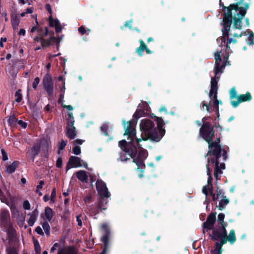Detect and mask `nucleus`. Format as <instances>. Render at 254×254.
I'll list each match as a JSON object with an SVG mask.
<instances>
[{
  "instance_id": "f257e3e1",
  "label": "nucleus",
  "mask_w": 254,
  "mask_h": 254,
  "mask_svg": "<svg viewBox=\"0 0 254 254\" xmlns=\"http://www.w3.org/2000/svg\"><path fill=\"white\" fill-rule=\"evenodd\" d=\"M159 132H158L155 124L150 120L142 119L140 123V129L141 131V138L136 137L135 126L136 122L132 121L128 122L124 125L125 128V135H127V141L122 140L119 142V145L122 149L127 153L131 157L137 152L136 146L140 147L139 142L141 140L150 139L155 141H159L165 134V129L162 128L164 122L162 119L155 118Z\"/></svg>"
},
{
  "instance_id": "f03ea898",
  "label": "nucleus",
  "mask_w": 254,
  "mask_h": 254,
  "mask_svg": "<svg viewBox=\"0 0 254 254\" xmlns=\"http://www.w3.org/2000/svg\"><path fill=\"white\" fill-rule=\"evenodd\" d=\"M249 7V5L248 3L241 1L225 7L223 34L227 36L228 40L225 51L226 54L224 56V58L226 60L228 59L232 52L228 44L236 43L237 41V38L243 35L242 32L240 31L242 28V20Z\"/></svg>"
},
{
  "instance_id": "7ed1b4c3",
  "label": "nucleus",
  "mask_w": 254,
  "mask_h": 254,
  "mask_svg": "<svg viewBox=\"0 0 254 254\" xmlns=\"http://www.w3.org/2000/svg\"><path fill=\"white\" fill-rule=\"evenodd\" d=\"M221 52H216L214 53V57L215 60V77H212L211 80V89L209 92V96L210 99L208 104L204 102L202 104V108L205 109L208 113H210L211 108L212 107L216 113L219 116V104H222L221 101H219L217 99V80L216 78H219V74L221 70L220 63L221 62V57L220 56Z\"/></svg>"
},
{
  "instance_id": "20e7f679",
  "label": "nucleus",
  "mask_w": 254,
  "mask_h": 254,
  "mask_svg": "<svg viewBox=\"0 0 254 254\" xmlns=\"http://www.w3.org/2000/svg\"><path fill=\"white\" fill-rule=\"evenodd\" d=\"M199 134L208 143L209 151L207 153V160L210 159L211 161L213 159L215 161H218V159L220 157L222 149L219 145V138H217L215 141L211 142L214 134L213 127L208 123L204 124L200 129Z\"/></svg>"
},
{
  "instance_id": "39448f33",
  "label": "nucleus",
  "mask_w": 254,
  "mask_h": 254,
  "mask_svg": "<svg viewBox=\"0 0 254 254\" xmlns=\"http://www.w3.org/2000/svg\"><path fill=\"white\" fill-rule=\"evenodd\" d=\"M207 175L208 176L207 180V185L203 187L202 192L206 195V198L207 197L209 192L212 190V178L211 176V172L213 169L214 170V175L216 180H219L221 175L222 173V170L225 169V164L223 163L219 164L218 161H215L214 160L211 161L208 159V162L206 165Z\"/></svg>"
},
{
  "instance_id": "423d86ee",
  "label": "nucleus",
  "mask_w": 254,
  "mask_h": 254,
  "mask_svg": "<svg viewBox=\"0 0 254 254\" xmlns=\"http://www.w3.org/2000/svg\"><path fill=\"white\" fill-rule=\"evenodd\" d=\"M211 239L217 242L215 244V248L212 250V254H221L222 247L223 245L227 243V240L225 238V231L222 230L220 233H218L216 230H213L212 234L210 235Z\"/></svg>"
},
{
  "instance_id": "0eeeda50",
  "label": "nucleus",
  "mask_w": 254,
  "mask_h": 254,
  "mask_svg": "<svg viewBox=\"0 0 254 254\" xmlns=\"http://www.w3.org/2000/svg\"><path fill=\"white\" fill-rule=\"evenodd\" d=\"M63 36H61L58 38H56L54 36L53 32H48L46 31L44 35H42L40 40V43L42 46H48L51 44L52 43H56L57 47L58 49L60 46V43L63 40Z\"/></svg>"
},
{
  "instance_id": "6e6552de",
  "label": "nucleus",
  "mask_w": 254,
  "mask_h": 254,
  "mask_svg": "<svg viewBox=\"0 0 254 254\" xmlns=\"http://www.w3.org/2000/svg\"><path fill=\"white\" fill-rule=\"evenodd\" d=\"M45 143H46L45 147L48 150L50 145L45 140H41L40 143L34 144L30 149H28L26 153L27 157L33 162L35 158L39 153L41 145H44Z\"/></svg>"
},
{
  "instance_id": "1a4fd4ad",
  "label": "nucleus",
  "mask_w": 254,
  "mask_h": 254,
  "mask_svg": "<svg viewBox=\"0 0 254 254\" xmlns=\"http://www.w3.org/2000/svg\"><path fill=\"white\" fill-rule=\"evenodd\" d=\"M10 216L9 213L6 211H2L0 214V225L7 228L8 234L13 236L14 234V230L12 227L9 221Z\"/></svg>"
},
{
  "instance_id": "9d476101",
  "label": "nucleus",
  "mask_w": 254,
  "mask_h": 254,
  "mask_svg": "<svg viewBox=\"0 0 254 254\" xmlns=\"http://www.w3.org/2000/svg\"><path fill=\"white\" fill-rule=\"evenodd\" d=\"M83 167L86 169L88 168L87 162L76 156H71L66 165V170H68L72 167Z\"/></svg>"
},
{
  "instance_id": "9b49d317",
  "label": "nucleus",
  "mask_w": 254,
  "mask_h": 254,
  "mask_svg": "<svg viewBox=\"0 0 254 254\" xmlns=\"http://www.w3.org/2000/svg\"><path fill=\"white\" fill-rule=\"evenodd\" d=\"M42 82L46 92L51 96L54 91V83L52 76L48 73L46 74L43 77Z\"/></svg>"
},
{
  "instance_id": "f8f14e48",
  "label": "nucleus",
  "mask_w": 254,
  "mask_h": 254,
  "mask_svg": "<svg viewBox=\"0 0 254 254\" xmlns=\"http://www.w3.org/2000/svg\"><path fill=\"white\" fill-rule=\"evenodd\" d=\"M96 186L98 193L100 195L101 197H106L107 198L110 197V194L104 182L101 180H98L96 182Z\"/></svg>"
},
{
  "instance_id": "ddd939ff",
  "label": "nucleus",
  "mask_w": 254,
  "mask_h": 254,
  "mask_svg": "<svg viewBox=\"0 0 254 254\" xmlns=\"http://www.w3.org/2000/svg\"><path fill=\"white\" fill-rule=\"evenodd\" d=\"M148 153L146 150L141 149L139 151L138 157L137 159H134L133 162L135 163L136 165L138 167V168H143L144 167L143 161L147 157Z\"/></svg>"
},
{
  "instance_id": "4468645a",
  "label": "nucleus",
  "mask_w": 254,
  "mask_h": 254,
  "mask_svg": "<svg viewBox=\"0 0 254 254\" xmlns=\"http://www.w3.org/2000/svg\"><path fill=\"white\" fill-rule=\"evenodd\" d=\"M222 230H224L225 231V238L227 240V242H229L231 244H233L236 241V237H235V231L234 230H232L229 234V235L227 236V231L225 228V227H220L219 229L215 228L213 230H216L218 232V233H220Z\"/></svg>"
},
{
  "instance_id": "2eb2a0df",
  "label": "nucleus",
  "mask_w": 254,
  "mask_h": 254,
  "mask_svg": "<svg viewBox=\"0 0 254 254\" xmlns=\"http://www.w3.org/2000/svg\"><path fill=\"white\" fill-rule=\"evenodd\" d=\"M216 220V213H211L207 217V220L203 223V227L207 230L212 229Z\"/></svg>"
},
{
  "instance_id": "dca6fc26",
  "label": "nucleus",
  "mask_w": 254,
  "mask_h": 254,
  "mask_svg": "<svg viewBox=\"0 0 254 254\" xmlns=\"http://www.w3.org/2000/svg\"><path fill=\"white\" fill-rule=\"evenodd\" d=\"M36 22L37 23V25L32 27L30 31H31V33H33V32H35L36 31L37 32V33L39 34V36L36 37H35L34 39V41L35 42H40V38H41L42 35H44V33H45L46 31H48V30H47V29H45V31H43V30L38 25V22L37 21Z\"/></svg>"
},
{
  "instance_id": "f3484780",
  "label": "nucleus",
  "mask_w": 254,
  "mask_h": 254,
  "mask_svg": "<svg viewBox=\"0 0 254 254\" xmlns=\"http://www.w3.org/2000/svg\"><path fill=\"white\" fill-rule=\"evenodd\" d=\"M49 23L51 27H55L57 33L61 32L62 27L57 19H54L51 15L49 16Z\"/></svg>"
},
{
  "instance_id": "a211bd4d",
  "label": "nucleus",
  "mask_w": 254,
  "mask_h": 254,
  "mask_svg": "<svg viewBox=\"0 0 254 254\" xmlns=\"http://www.w3.org/2000/svg\"><path fill=\"white\" fill-rule=\"evenodd\" d=\"M38 211L37 209L33 211L32 212L29 213L28 215L29 216V218L27 220V223L29 226H33L37 220V217L38 216Z\"/></svg>"
},
{
  "instance_id": "6ab92c4d",
  "label": "nucleus",
  "mask_w": 254,
  "mask_h": 254,
  "mask_svg": "<svg viewBox=\"0 0 254 254\" xmlns=\"http://www.w3.org/2000/svg\"><path fill=\"white\" fill-rule=\"evenodd\" d=\"M67 135L70 139H73L76 136L75 128L73 124H68L67 127Z\"/></svg>"
},
{
  "instance_id": "aec40b11",
  "label": "nucleus",
  "mask_w": 254,
  "mask_h": 254,
  "mask_svg": "<svg viewBox=\"0 0 254 254\" xmlns=\"http://www.w3.org/2000/svg\"><path fill=\"white\" fill-rule=\"evenodd\" d=\"M11 23L14 29H17L19 23V16L15 14H12L11 17Z\"/></svg>"
},
{
  "instance_id": "412c9836",
  "label": "nucleus",
  "mask_w": 254,
  "mask_h": 254,
  "mask_svg": "<svg viewBox=\"0 0 254 254\" xmlns=\"http://www.w3.org/2000/svg\"><path fill=\"white\" fill-rule=\"evenodd\" d=\"M225 218V215L223 213H220L218 215V219H217V225L215 227L214 229L217 228L219 229L220 227H225L226 226L224 225V219Z\"/></svg>"
},
{
  "instance_id": "4be33fe9",
  "label": "nucleus",
  "mask_w": 254,
  "mask_h": 254,
  "mask_svg": "<svg viewBox=\"0 0 254 254\" xmlns=\"http://www.w3.org/2000/svg\"><path fill=\"white\" fill-rule=\"evenodd\" d=\"M54 214V212L51 208L49 207H46L45 209V217L46 220L48 221H51L52 219Z\"/></svg>"
},
{
  "instance_id": "5701e85b",
  "label": "nucleus",
  "mask_w": 254,
  "mask_h": 254,
  "mask_svg": "<svg viewBox=\"0 0 254 254\" xmlns=\"http://www.w3.org/2000/svg\"><path fill=\"white\" fill-rule=\"evenodd\" d=\"M58 254H76V253L73 248H64L59 250Z\"/></svg>"
},
{
  "instance_id": "b1692460",
  "label": "nucleus",
  "mask_w": 254,
  "mask_h": 254,
  "mask_svg": "<svg viewBox=\"0 0 254 254\" xmlns=\"http://www.w3.org/2000/svg\"><path fill=\"white\" fill-rule=\"evenodd\" d=\"M77 178L82 182L86 181L87 180V175L85 171H79L76 173Z\"/></svg>"
},
{
  "instance_id": "393cba45",
  "label": "nucleus",
  "mask_w": 254,
  "mask_h": 254,
  "mask_svg": "<svg viewBox=\"0 0 254 254\" xmlns=\"http://www.w3.org/2000/svg\"><path fill=\"white\" fill-rule=\"evenodd\" d=\"M17 162H13L10 165H8L6 167V172L8 174L14 172L17 167Z\"/></svg>"
},
{
  "instance_id": "a878e982",
  "label": "nucleus",
  "mask_w": 254,
  "mask_h": 254,
  "mask_svg": "<svg viewBox=\"0 0 254 254\" xmlns=\"http://www.w3.org/2000/svg\"><path fill=\"white\" fill-rule=\"evenodd\" d=\"M237 99L240 102L250 101L251 99V96L250 93H247L246 94L239 96Z\"/></svg>"
},
{
  "instance_id": "bb28decb",
  "label": "nucleus",
  "mask_w": 254,
  "mask_h": 254,
  "mask_svg": "<svg viewBox=\"0 0 254 254\" xmlns=\"http://www.w3.org/2000/svg\"><path fill=\"white\" fill-rule=\"evenodd\" d=\"M144 114H145V112H144V110H142L141 109V108L138 107V109L136 110L135 113L133 115V117L136 120H137L138 118L144 116Z\"/></svg>"
},
{
  "instance_id": "cd10ccee",
  "label": "nucleus",
  "mask_w": 254,
  "mask_h": 254,
  "mask_svg": "<svg viewBox=\"0 0 254 254\" xmlns=\"http://www.w3.org/2000/svg\"><path fill=\"white\" fill-rule=\"evenodd\" d=\"M106 197H101L100 202L98 204V207L101 210H105L107 208L106 205L107 204L108 201L105 199Z\"/></svg>"
},
{
  "instance_id": "c85d7f7f",
  "label": "nucleus",
  "mask_w": 254,
  "mask_h": 254,
  "mask_svg": "<svg viewBox=\"0 0 254 254\" xmlns=\"http://www.w3.org/2000/svg\"><path fill=\"white\" fill-rule=\"evenodd\" d=\"M244 35H248L249 34L248 38V44L249 45L254 44V33L250 31H246L244 33Z\"/></svg>"
},
{
  "instance_id": "c756f323",
  "label": "nucleus",
  "mask_w": 254,
  "mask_h": 254,
  "mask_svg": "<svg viewBox=\"0 0 254 254\" xmlns=\"http://www.w3.org/2000/svg\"><path fill=\"white\" fill-rule=\"evenodd\" d=\"M139 42L140 43V47L136 49V52L140 56L142 55V53L143 51L146 48V45L144 43L142 40H140Z\"/></svg>"
},
{
  "instance_id": "7c9ffc66",
  "label": "nucleus",
  "mask_w": 254,
  "mask_h": 254,
  "mask_svg": "<svg viewBox=\"0 0 254 254\" xmlns=\"http://www.w3.org/2000/svg\"><path fill=\"white\" fill-rule=\"evenodd\" d=\"M42 227L46 234L49 236L50 234V227L47 222H44L42 224Z\"/></svg>"
},
{
  "instance_id": "2f4dec72",
  "label": "nucleus",
  "mask_w": 254,
  "mask_h": 254,
  "mask_svg": "<svg viewBox=\"0 0 254 254\" xmlns=\"http://www.w3.org/2000/svg\"><path fill=\"white\" fill-rule=\"evenodd\" d=\"M15 101L19 103L22 99V95L21 93V90H18L15 93Z\"/></svg>"
},
{
  "instance_id": "473e14b6",
  "label": "nucleus",
  "mask_w": 254,
  "mask_h": 254,
  "mask_svg": "<svg viewBox=\"0 0 254 254\" xmlns=\"http://www.w3.org/2000/svg\"><path fill=\"white\" fill-rule=\"evenodd\" d=\"M56 197V190L55 188L52 190L50 196V203H54L55 202Z\"/></svg>"
},
{
  "instance_id": "72a5a7b5",
  "label": "nucleus",
  "mask_w": 254,
  "mask_h": 254,
  "mask_svg": "<svg viewBox=\"0 0 254 254\" xmlns=\"http://www.w3.org/2000/svg\"><path fill=\"white\" fill-rule=\"evenodd\" d=\"M229 202L228 199L225 198L221 200L219 203V209L222 210L225 205H226Z\"/></svg>"
},
{
  "instance_id": "f704fd0d",
  "label": "nucleus",
  "mask_w": 254,
  "mask_h": 254,
  "mask_svg": "<svg viewBox=\"0 0 254 254\" xmlns=\"http://www.w3.org/2000/svg\"><path fill=\"white\" fill-rule=\"evenodd\" d=\"M8 124L10 126H12L14 122L16 121V118L14 115H11L9 117V118L7 120Z\"/></svg>"
},
{
  "instance_id": "c9c22d12",
  "label": "nucleus",
  "mask_w": 254,
  "mask_h": 254,
  "mask_svg": "<svg viewBox=\"0 0 254 254\" xmlns=\"http://www.w3.org/2000/svg\"><path fill=\"white\" fill-rule=\"evenodd\" d=\"M67 116H68V118H67V120L68 123V124H73L74 121V118L72 116V113H68Z\"/></svg>"
},
{
  "instance_id": "e433bc0d",
  "label": "nucleus",
  "mask_w": 254,
  "mask_h": 254,
  "mask_svg": "<svg viewBox=\"0 0 254 254\" xmlns=\"http://www.w3.org/2000/svg\"><path fill=\"white\" fill-rule=\"evenodd\" d=\"M72 151L75 155H79L81 153V149L79 146H75L72 149Z\"/></svg>"
},
{
  "instance_id": "4c0bfd02",
  "label": "nucleus",
  "mask_w": 254,
  "mask_h": 254,
  "mask_svg": "<svg viewBox=\"0 0 254 254\" xmlns=\"http://www.w3.org/2000/svg\"><path fill=\"white\" fill-rule=\"evenodd\" d=\"M39 82L40 78L39 77H37L34 79V81L32 83V86L34 89H36L37 88V85L39 84Z\"/></svg>"
},
{
  "instance_id": "58836bf2",
  "label": "nucleus",
  "mask_w": 254,
  "mask_h": 254,
  "mask_svg": "<svg viewBox=\"0 0 254 254\" xmlns=\"http://www.w3.org/2000/svg\"><path fill=\"white\" fill-rule=\"evenodd\" d=\"M142 106H143V110H144V111H149L150 107H149V105L148 103H147L146 102H143L142 103V104H139V107L140 108H141Z\"/></svg>"
},
{
  "instance_id": "ea45409f",
  "label": "nucleus",
  "mask_w": 254,
  "mask_h": 254,
  "mask_svg": "<svg viewBox=\"0 0 254 254\" xmlns=\"http://www.w3.org/2000/svg\"><path fill=\"white\" fill-rule=\"evenodd\" d=\"M230 94L231 99H233L236 97L237 92L234 88H233L231 89Z\"/></svg>"
},
{
  "instance_id": "a19ab883",
  "label": "nucleus",
  "mask_w": 254,
  "mask_h": 254,
  "mask_svg": "<svg viewBox=\"0 0 254 254\" xmlns=\"http://www.w3.org/2000/svg\"><path fill=\"white\" fill-rule=\"evenodd\" d=\"M23 207L25 210H29L30 209V204L28 200H25L23 202Z\"/></svg>"
},
{
  "instance_id": "79ce46f5",
  "label": "nucleus",
  "mask_w": 254,
  "mask_h": 254,
  "mask_svg": "<svg viewBox=\"0 0 254 254\" xmlns=\"http://www.w3.org/2000/svg\"><path fill=\"white\" fill-rule=\"evenodd\" d=\"M33 8L32 7L28 8L26 9L25 12H22L20 14L21 17H24L26 13H32L33 12Z\"/></svg>"
},
{
  "instance_id": "37998d69",
  "label": "nucleus",
  "mask_w": 254,
  "mask_h": 254,
  "mask_svg": "<svg viewBox=\"0 0 254 254\" xmlns=\"http://www.w3.org/2000/svg\"><path fill=\"white\" fill-rule=\"evenodd\" d=\"M1 154L2 155V159L3 161H6L8 159V157L7 156L6 153L4 149L1 150Z\"/></svg>"
},
{
  "instance_id": "c03bdc74",
  "label": "nucleus",
  "mask_w": 254,
  "mask_h": 254,
  "mask_svg": "<svg viewBox=\"0 0 254 254\" xmlns=\"http://www.w3.org/2000/svg\"><path fill=\"white\" fill-rule=\"evenodd\" d=\"M101 229L105 233H108V227L106 224H103L101 226Z\"/></svg>"
},
{
  "instance_id": "a18cd8bd",
  "label": "nucleus",
  "mask_w": 254,
  "mask_h": 254,
  "mask_svg": "<svg viewBox=\"0 0 254 254\" xmlns=\"http://www.w3.org/2000/svg\"><path fill=\"white\" fill-rule=\"evenodd\" d=\"M35 231L36 232L40 235H44V233L43 232V230L42 229V228L40 227V226H38L35 229Z\"/></svg>"
},
{
  "instance_id": "49530a36",
  "label": "nucleus",
  "mask_w": 254,
  "mask_h": 254,
  "mask_svg": "<svg viewBox=\"0 0 254 254\" xmlns=\"http://www.w3.org/2000/svg\"><path fill=\"white\" fill-rule=\"evenodd\" d=\"M101 129L102 131H104L105 135H107V125L104 124L101 127Z\"/></svg>"
},
{
  "instance_id": "de8ad7c7",
  "label": "nucleus",
  "mask_w": 254,
  "mask_h": 254,
  "mask_svg": "<svg viewBox=\"0 0 254 254\" xmlns=\"http://www.w3.org/2000/svg\"><path fill=\"white\" fill-rule=\"evenodd\" d=\"M92 197L90 195H88L84 199L85 202L86 203H89L91 202Z\"/></svg>"
},
{
  "instance_id": "09e8293b",
  "label": "nucleus",
  "mask_w": 254,
  "mask_h": 254,
  "mask_svg": "<svg viewBox=\"0 0 254 254\" xmlns=\"http://www.w3.org/2000/svg\"><path fill=\"white\" fill-rule=\"evenodd\" d=\"M66 144V141L62 140L59 146V149L63 150Z\"/></svg>"
},
{
  "instance_id": "8fccbe9b",
  "label": "nucleus",
  "mask_w": 254,
  "mask_h": 254,
  "mask_svg": "<svg viewBox=\"0 0 254 254\" xmlns=\"http://www.w3.org/2000/svg\"><path fill=\"white\" fill-rule=\"evenodd\" d=\"M62 166V160L61 158H58L56 162V166L61 168Z\"/></svg>"
},
{
  "instance_id": "3c124183",
  "label": "nucleus",
  "mask_w": 254,
  "mask_h": 254,
  "mask_svg": "<svg viewBox=\"0 0 254 254\" xmlns=\"http://www.w3.org/2000/svg\"><path fill=\"white\" fill-rule=\"evenodd\" d=\"M108 239V238L107 235L103 236L101 239L102 241L104 243L105 246L107 245Z\"/></svg>"
},
{
  "instance_id": "603ef678",
  "label": "nucleus",
  "mask_w": 254,
  "mask_h": 254,
  "mask_svg": "<svg viewBox=\"0 0 254 254\" xmlns=\"http://www.w3.org/2000/svg\"><path fill=\"white\" fill-rule=\"evenodd\" d=\"M18 0L20 3H21L22 4H25V3H27L28 4H31L32 1V0Z\"/></svg>"
},
{
  "instance_id": "864d4df0",
  "label": "nucleus",
  "mask_w": 254,
  "mask_h": 254,
  "mask_svg": "<svg viewBox=\"0 0 254 254\" xmlns=\"http://www.w3.org/2000/svg\"><path fill=\"white\" fill-rule=\"evenodd\" d=\"M18 124L21 126V127L25 128L26 127L27 125L25 123L23 122L21 120H19L18 121Z\"/></svg>"
},
{
  "instance_id": "5fc2aeb1",
  "label": "nucleus",
  "mask_w": 254,
  "mask_h": 254,
  "mask_svg": "<svg viewBox=\"0 0 254 254\" xmlns=\"http://www.w3.org/2000/svg\"><path fill=\"white\" fill-rule=\"evenodd\" d=\"M144 168V167L143 168H138V170L137 171V173H138V177L139 178H141L143 177V171H142V169Z\"/></svg>"
},
{
  "instance_id": "6e6d98bb",
  "label": "nucleus",
  "mask_w": 254,
  "mask_h": 254,
  "mask_svg": "<svg viewBox=\"0 0 254 254\" xmlns=\"http://www.w3.org/2000/svg\"><path fill=\"white\" fill-rule=\"evenodd\" d=\"M240 103L241 102H240L239 100H238V101H231V104L232 105V106L234 107H237Z\"/></svg>"
},
{
  "instance_id": "4d7b16f0",
  "label": "nucleus",
  "mask_w": 254,
  "mask_h": 254,
  "mask_svg": "<svg viewBox=\"0 0 254 254\" xmlns=\"http://www.w3.org/2000/svg\"><path fill=\"white\" fill-rule=\"evenodd\" d=\"M59 246L58 243H55L53 246L52 247L51 249V252H54L55 251H56L57 249V248Z\"/></svg>"
},
{
  "instance_id": "13d9d810",
  "label": "nucleus",
  "mask_w": 254,
  "mask_h": 254,
  "mask_svg": "<svg viewBox=\"0 0 254 254\" xmlns=\"http://www.w3.org/2000/svg\"><path fill=\"white\" fill-rule=\"evenodd\" d=\"M81 215H79V216H77L76 217V221H77V224L78 226H82V222H81V220L80 218Z\"/></svg>"
},
{
  "instance_id": "bf43d9fd",
  "label": "nucleus",
  "mask_w": 254,
  "mask_h": 254,
  "mask_svg": "<svg viewBox=\"0 0 254 254\" xmlns=\"http://www.w3.org/2000/svg\"><path fill=\"white\" fill-rule=\"evenodd\" d=\"M44 184V182L43 181H40L39 185L37 186V189H41L42 188L43 185Z\"/></svg>"
},
{
  "instance_id": "052dcab7",
  "label": "nucleus",
  "mask_w": 254,
  "mask_h": 254,
  "mask_svg": "<svg viewBox=\"0 0 254 254\" xmlns=\"http://www.w3.org/2000/svg\"><path fill=\"white\" fill-rule=\"evenodd\" d=\"M62 106L64 108H66L68 110H72L73 108L71 105H65L64 104H62Z\"/></svg>"
},
{
  "instance_id": "680f3d73",
  "label": "nucleus",
  "mask_w": 254,
  "mask_h": 254,
  "mask_svg": "<svg viewBox=\"0 0 254 254\" xmlns=\"http://www.w3.org/2000/svg\"><path fill=\"white\" fill-rule=\"evenodd\" d=\"M78 31L81 34H84L86 32L85 28L82 26L78 28Z\"/></svg>"
},
{
  "instance_id": "e2e57ef3",
  "label": "nucleus",
  "mask_w": 254,
  "mask_h": 254,
  "mask_svg": "<svg viewBox=\"0 0 254 254\" xmlns=\"http://www.w3.org/2000/svg\"><path fill=\"white\" fill-rule=\"evenodd\" d=\"M65 83L64 82H63V85L60 87V91H61V93H64L65 92Z\"/></svg>"
},
{
  "instance_id": "0e129e2a",
  "label": "nucleus",
  "mask_w": 254,
  "mask_h": 254,
  "mask_svg": "<svg viewBox=\"0 0 254 254\" xmlns=\"http://www.w3.org/2000/svg\"><path fill=\"white\" fill-rule=\"evenodd\" d=\"M6 41V38H1L0 41V46L2 47L3 46V42H5Z\"/></svg>"
},
{
  "instance_id": "69168bd1",
  "label": "nucleus",
  "mask_w": 254,
  "mask_h": 254,
  "mask_svg": "<svg viewBox=\"0 0 254 254\" xmlns=\"http://www.w3.org/2000/svg\"><path fill=\"white\" fill-rule=\"evenodd\" d=\"M25 33H26V31H25V30L24 29H20V30H19L18 34L24 36V35H25Z\"/></svg>"
},
{
  "instance_id": "338daca9",
  "label": "nucleus",
  "mask_w": 254,
  "mask_h": 254,
  "mask_svg": "<svg viewBox=\"0 0 254 254\" xmlns=\"http://www.w3.org/2000/svg\"><path fill=\"white\" fill-rule=\"evenodd\" d=\"M84 142V140H81V139H77L75 141H73V143H74L75 142L77 144H81L83 143V142Z\"/></svg>"
},
{
  "instance_id": "774afa93",
  "label": "nucleus",
  "mask_w": 254,
  "mask_h": 254,
  "mask_svg": "<svg viewBox=\"0 0 254 254\" xmlns=\"http://www.w3.org/2000/svg\"><path fill=\"white\" fill-rule=\"evenodd\" d=\"M43 199L45 202H47L50 199V197L49 196L48 194H46L44 196Z\"/></svg>"
}]
</instances>
